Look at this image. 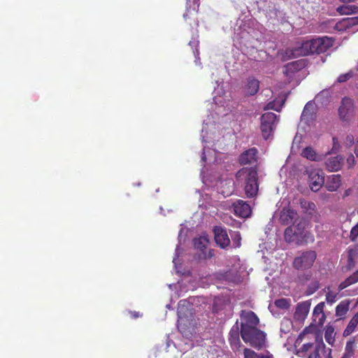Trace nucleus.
Here are the masks:
<instances>
[{
    "label": "nucleus",
    "mask_w": 358,
    "mask_h": 358,
    "mask_svg": "<svg viewBox=\"0 0 358 358\" xmlns=\"http://www.w3.org/2000/svg\"><path fill=\"white\" fill-rule=\"evenodd\" d=\"M339 1L343 3H351V2L355 1L356 0H339Z\"/></svg>",
    "instance_id": "50"
},
{
    "label": "nucleus",
    "mask_w": 358,
    "mask_h": 358,
    "mask_svg": "<svg viewBox=\"0 0 358 358\" xmlns=\"http://www.w3.org/2000/svg\"><path fill=\"white\" fill-rule=\"evenodd\" d=\"M358 324V314L355 315L348 323L347 327L343 331L344 336H348L352 334Z\"/></svg>",
    "instance_id": "33"
},
{
    "label": "nucleus",
    "mask_w": 358,
    "mask_h": 358,
    "mask_svg": "<svg viewBox=\"0 0 358 358\" xmlns=\"http://www.w3.org/2000/svg\"><path fill=\"white\" fill-rule=\"evenodd\" d=\"M275 304L277 307L282 308V309H286L289 306V301L285 299H280L276 300L275 302Z\"/></svg>",
    "instance_id": "43"
},
{
    "label": "nucleus",
    "mask_w": 358,
    "mask_h": 358,
    "mask_svg": "<svg viewBox=\"0 0 358 358\" xmlns=\"http://www.w3.org/2000/svg\"><path fill=\"white\" fill-rule=\"evenodd\" d=\"M241 334L257 329L259 318L252 311L243 310L241 313Z\"/></svg>",
    "instance_id": "9"
},
{
    "label": "nucleus",
    "mask_w": 358,
    "mask_h": 358,
    "mask_svg": "<svg viewBox=\"0 0 358 358\" xmlns=\"http://www.w3.org/2000/svg\"><path fill=\"white\" fill-rule=\"evenodd\" d=\"M296 138H297V136L294 137V141H295L296 140Z\"/></svg>",
    "instance_id": "59"
},
{
    "label": "nucleus",
    "mask_w": 358,
    "mask_h": 358,
    "mask_svg": "<svg viewBox=\"0 0 358 358\" xmlns=\"http://www.w3.org/2000/svg\"><path fill=\"white\" fill-rule=\"evenodd\" d=\"M194 24H195V26H196V27H198V25H199V22H198V20H195Z\"/></svg>",
    "instance_id": "55"
},
{
    "label": "nucleus",
    "mask_w": 358,
    "mask_h": 358,
    "mask_svg": "<svg viewBox=\"0 0 358 358\" xmlns=\"http://www.w3.org/2000/svg\"><path fill=\"white\" fill-rule=\"evenodd\" d=\"M189 2H190V0H187V10H186L185 13H184V15H183V17L185 18V20H187V16H188L189 13L190 15H194L197 13L199 6V0H193V6H192L189 5Z\"/></svg>",
    "instance_id": "34"
},
{
    "label": "nucleus",
    "mask_w": 358,
    "mask_h": 358,
    "mask_svg": "<svg viewBox=\"0 0 358 358\" xmlns=\"http://www.w3.org/2000/svg\"><path fill=\"white\" fill-rule=\"evenodd\" d=\"M320 287V281L317 279L313 280L307 286L306 294V295H311L314 294Z\"/></svg>",
    "instance_id": "37"
},
{
    "label": "nucleus",
    "mask_w": 358,
    "mask_h": 358,
    "mask_svg": "<svg viewBox=\"0 0 358 358\" xmlns=\"http://www.w3.org/2000/svg\"><path fill=\"white\" fill-rule=\"evenodd\" d=\"M341 184V176L339 174L337 175H331L328 177L327 181L326 183V188L327 190L330 192L336 191Z\"/></svg>",
    "instance_id": "24"
},
{
    "label": "nucleus",
    "mask_w": 358,
    "mask_h": 358,
    "mask_svg": "<svg viewBox=\"0 0 358 358\" xmlns=\"http://www.w3.org/2000/svg\"><path fill=\"white\" fill-rule=\"evenodd\" d=\"M309 186L312 191L317 192L324 185V176L320 175L319 171L316 170L311 171L308 175Z\"/></svg>",
    "instance_id": "16"
},
{
    "label": "nucleus",
    "mask_w": 358,
    "mask_h": 358,
    "mask_svg": "<svg viewBox=\"0 0 358 358\" xmlns=\"http://www.w3.org/2000/svg\"><path fill=\"white\" fill-rule=\"evenodd\" d=\"M215 243L221 248L225 249L230 245V239L225 229L216 226L213 229Z\"/></svg>",
    "instance_id": "13"
},
{
    "label": "nucleus",
    "mask_w": 358,
    "mask_h": 358,
    "mask_svg": "<svg viewBox=\"0 0 358 358\" xmlns=\"http://www.w3.org/2000/svg\"><path fill=\"white\" fill-rule=\"evenodd\" d=\"M355 157L353 155L350 154L348 157L347 158V164L348 166V168H352L355 164Z\"/></svg>",
    "instance_id": "46"
},
{
    "label": "nucleus",
    "mask_w": 358,
    "mask_h": 358,
    "mask_svg": "<svg viewBox=\"0 0 358 358\" xmlns=\"http://www.w3.org/2000/svg\"><path fill=\"white\" fill-rule=\"evenodd\" d=\"M296 213L289 208H284L280 213L279 221L282 224H289L296 218Z\"/></svg>",
    "instance_id": "22"
},
{
    "label": "nucleus",
    "mask_w": 358,
    "mask_h": 358,
    "mask_svg": "<svg viewBox=\"0 0 358 358\" xmlns=\"http://www.w3.org/2000/svg\"><path fill=\"white\" fill-rule=\"evenodd\" d=\"M166 308L170 309L171 308V305H169V304L166 305Z\"/></svg>",
    "instance_id": "57"
},
{
    "label": "nucleus",
    "mask_w": 358,
    "mask_h": 358,
    "mask_svg": "<svg viewBox=\"0 0 358 358\" xmlns=\"http://www.w3.org/2000/svg\"><path fill=\"white\" fill-rule=\"evenodd\" d=\"M324 302L319 303L313 310V318L316 325L322 326L325 321V315L324 313Z\"/></svg>",
    "instance_id": "20"
},
{
    "label": "nucleus",
    "mask_w": 358,
    "mask_h": 358,
    "mask_svg": "<svg viewBox=\"0 0 358 358\" xmlns=\"http://www.w3.org/2000/svg\"><path fill=\"white\" fill-rule=\"evenodd\" d=\"M166 345L167 348H169L171 346V341L169 339L167 340Z\"/></svg>",
    "instance_id": "53"
},
{
    "label": "nucleus",
    "mask_w": 358,
    "mask_h": 358,
    "mask_svg": "<svg viewBox=\"0 0 358 358\" xmlns=\"http://www.w3.org/2000/svg\"><path fill=\"white\" fill-rule=\"evenodd\" d=\"M355 143V138L352 135H348L345 139V143L347 145H352Z\"/></svg>",
    "instance_id": "47"
},
{
    "label": "nucleus",
    "mask_w": 358,
    "mask_h": 358,
    "mask_svg": "<svg viewBox=\"0 0 358 358\" xmlns=\"http://www.w3.org/2000/svg\"><path fill=\"white\" fill-rule=\"evenodd\" d=\"M229 341L231 345V348L235 349H238L241 345V342L238 336V327H233L229 332Z\"/></svg>",
    "instance_id": "29"
},
{
    "label": "nucleus",
    "mask_w": 358,
    "mask_h": 358,
    "mask_svg": "<svg viewBox=\"0 0 358 358\" xmlns=\"http://www.w3.org/2000/svg\"><path fill=\"white\" fill-rule=\"evenodd\" d=\"M317 254L313 250H308L302 252L299 256L295 257L293 265L297 270H306L310 268L314 264Z\"/></svg>",
    "instance_id": "8"
},
{
    "label": "nucleus",
    "mask_w": 358,
    "mask_h": 358,
    "mask_svg": "<svg viewBox=\"0 0 358 358\" xmlns=\"http://www.w3.org/2000/svg\"><path fill=\"white\" fill-rule=\"evenodd\" d=\"M187 230L182 228L178 234V243L176 246L175 255L173 257V263L174 264V267L176 273H180V271L178 268V266L181 264L180 260L178 259L180 255L182 254V249L180 248V245L185 243V237L187 234Z\"/></svg>",
    "instance_id": "14"
},
{
    "label": "nucleus",
    "mask_w": 358,
    "mask_h": 358,
    "mask_svg": "<svg viewBox=\"0 0 358 358\" xmlns=\"http://www.w3.org/2000/svg\"><path fill=\"white\" fill-rule=\"evenodd\" d=\"M241 334L243 340L253 348L260 349L264 345L266 334L257 328Z\"/></svg>",
    "instance_id": "6"
},
{
    "label": "nucleus",
    "mask_w": 358,
    "mask_h": 358,
    "mask_svg": "<svg viewBox=\"0 0 358 358\" xmlns=\"http://www.w3.org/2000/svg\"><path fill=\"white\" fill-rule=\"evenodd\" d=\"M259 89V81L254 77H249L244 85V92L247 95H255Z\"/></svg>",
    "instance_id": "21"
},
{
    "label": "nucleus",
    "mask_w": 358,
    "mask_h": 358,
    "mask_svg": "<svg viewBox=\"0 0 358 358\" xmlns=\"http://www.w3.org/2000/svg\"><path fill=\"white\" fill-rule=\"evenodd\" d=\"M131 314L134 318H137L139 316V313L137 312H131Z\"/></svg>",
    "instance_id": "49"
},
{
    "label": "nucleus",
    "mask_w": 358,
    "mask_h": 358,
    "mask_svg": "<svg viewBox=\"0 0 358 358\" xmlns=\"http://www.w3.org/2000/svg\"><path fill=\"white\" fill-rule=\"evenodd\" d=\"M334 327L331 325H327L324 332V338L327 343L332 345L334 342Z\"/></svg>",
    "instance_id": "36"
},
{
    "label": "nucleus",
    "mask_w": 358,
    "mask_h": 358,
    "mask_svg": "<svg viewBox=\"0 0 358 358\" xmlns=\"http://www.w3.org/2000/svg\"><path fill=\"white\" fill-rule=\"evenodd\" d=\"M330 350L328 354H327V352L324 350V345H322V347L318 346L315 348L313 353H312L308 358H327V357H331L330 356Z\"/></svg>",
    "instance_id": "35"
},
{
    "label": "nucleus",
    "mask_w": 358,
    "mask_h": 358,
    "mask_svg": "<svg viewBox=\"0 0 358 358\" xmlns=\"http://www.w3.org/2000/svg\"><path fill=\"white\" fill-rule=\"evenodd\" d=\"M301 155L310 161L318 162L321 160V156L317 155L315 150L308 146L305 148L301 152Z\"/></svg>",
    "instance_id": "28"
},
{
    "label": "nucleus",
    "mask_w": 358,
    "mask_h": 358,
    "mask_svg": "<svg viewBox=\"0 0 358 358\" xmlns=\"http://www.w3.org/2000/svg\"><path fill=\"white\" fill-rule=\"evenodd\" d=\"M327 23L335 30L338 31H345L351 27L358 25V17H345L338 22L331 20L328 21Z\"/></svg>",
    "instance_id": "12"
},
{
    "label": "nucleus",
    "mask_w": 358,
    "mask_h": 358,
    "mask_svg": "<svg viewBox=\"0 0 358 358\" xmlns=\"http://www.w3.org/2000/svg\"><path fill=\"white\" fill-rule=\"evenodd\" d=\"M197 38H198L197 35H196V36L194 35L192 40L189 42V45L191 46V48L193 50V53L195 57L194 62H195L196 65L200 66L201 62H200V58L199 57V52L197 49L198 45H199V41H198Z\"/></svg>",
    "instance_id": "32"
},
{
    "label": "nucleus",
    "mask_w": 358,
    "mask_h": 358,
    "mask_svg": "<svg viewBox=\"0 0 358 358\" xmlns=\"http://www.w3.org/2000/svg\"><path fill=\"white\" fill-rule=\"evenodd\" d=\"M234 214L241 217H248L251 214V208L243 200H236L232 204Z\"/></svg>",
    "instance_id": "15"
},
{
    "label": "nucleus",
    "mask_w": 358,
    "mask_h": 358,
    "mask_svg": "<svg viewBox=\"0 0 358 358\" xmlns=\"http://www.w3.org/2000/svg\"><path fill=\"white\" fill-rule=\"evenodd\" d=\"M177 285L176 284H170L169 285V287L170 289H173V287H176Z\"/></svg>",
    "instance_id": "52"
},
{
    "label": "nucleus",
    "mask_w": 358,
    "mask_h": 358,
    "mask_svg": "<svg viewBox=\"0 0 358 358\" xmlns=\"http://www.w3.org/2000/svg\"><path fill=\"white\" fill-rule=\"evenodd\" d=\"M216 84L217 86L215 87L213 92V103H211V109L215 112V115L212 114L211 118L208 116L203 121L201 134L203 146L201 161L206 164L201 171V177L204 184L213 181L210 176L206 174V169L208 171L206 166L212 163L220 164L223 159V154L217 152L215 148H213V146H217L220 139L219 136L217 135L216 117L229 115L236 106V103L231 99L230 94L224 90L223 82L217 80Z\"/></svg>",
    "instance_id": "1"
},
{
    "label": "nucleus",
    "mask_w": 358,
    "mask_h": 358,
    "mask_svg": "<svg viewBox=\"0 0 358 358\" xmlns=\"http://www.w3.org/2000/svg\"><path fill=\"white\" fill-rule=\"evenodd\" d=\"M334 40L331 38L324 36L310 40L299 41L292 48L286 50L288 57H298L310 54H320L326 52L332 47Z\"/></svg>",
    "instance_id": "3"
},
{
    "label": "nucleus",
    "mask_w": 358,
    "mask_h": 358,
    "mask_svg": "<svg viewBox=\"0 0 358 358\" xmlns=\"http://www.w3.org/2000/svg\"><path fill=\"white\" fill-rule=\"evenodd\" d=\"M310 278V274H306L304 275V278L306 280H308Z\"/></svg>",
    "instance_id": "51"
},
{
    "label": "nucleus",
    "mask_w": 358,
    "mask_h": 358,
    "mask_svg": "<svg viewBox=\"0 0 358 358\" xmlns=\"http://www.w3.org/2000/svg\"><path fill=\"white\" fill-rule=\"evenodd\" d=\"M357 282H358V270L339 284L338 291H341Z\"/></svg>",
    "instance_id": "31"
},
{
    "label": "nucleus",
    "mask_w": 358,
    "mask_h": 358,
    "mask_svg": "<svg viewBox=\"0 0 358 358\" xmlns=\"http://www.w3.org/2000/svg\"><path fill=\"white\" fill-rule=\"evenodd\" d=\"M336 138H333L334 144H336Z\"/></svg>",
    "instance_id": "56"
},
{
    "label": "nucleus",
    "mask_w": 358,
    "mask_h": 358,
    "mask_svg": "<svg viewBox=\"0 0 358 358\" xmlns=\"http://www.w3.org/2000/svg\"><path fill=\"white\" fill-rule=\"evenodd\" d=\"M343 164V158L340 155L329 157L325 161L326 169L328 171L334 172L341 169Z\"/></svg>",
    "instance_id": "19"
},
{
    "label": "nucleus",
    "mask_w": 358,
    "mask_h": 358,
    "mask_svg": "<svg viewBox=\"0 0 358 358\" xmlns=\"http://www.w3.org/2000/svg\"><path fill=\"white\" fill-rule=\"evenodd\" d=\"M340 291H333L330 289L329 287H327L325 289V296H326V301L328 304L332 305L337 300H338L341 296L339 294Z\"/></svg>",
    "instance_id": "30"
},
{
    "label": "nucleus",
    "mask_w": 358,
    "mask_h": 358,
    "mask_svg": "<svg viewBox=\"0 0 358 358\" xmlns=\"http://www.w3.org/2000/svg\"><path fill=\"white\" fill-rule=\"evenodd\" d=\"M261 130L264 139H268L275 128L278 116L271 112L265 113L261 118Z\"/></svg>",
    "instance_id": "7"
},
{
    "label": "nucleus",
    "mask_w": 358,
    "mask_h": 358,
    "mask_svg": "<svg viewBox=\"0 0 358 358\" xmlns=\"http://www.w3.org/2000/svg\"><path fill=\"white\" fill-rule=\"evenodd\" d=\"M355 153L356 154L357 156H358V148H357V145H356V148H355Z\"/></svg>",
    "instance_id": "54"
},
{
    "label": "nucleus",
    "mask_w": 358,
    "mask_h": 358,
    "mask_svg": "<svg viewBox=\"0 0 358 358\" xmlns=\"http://www.w3.org/2000/svg\"><path fill=\"white\" fill-rule=\"evenodd\" d=\"M257 179V172L255 168H243L236 174V182L244 185L248 197H254L257 195L259 189Z\"/></svg>",
    "instance_id": "4"
},
{
    "label": "nucleus",
    "mask_w": 358,
    "mask_h": 358,
    "mask_svg": "<svg viewBox=\"0 0 358 358\" xmlns=\"http://www.w3.org/2000/svg\"><path fill=\"white\" fill-rule=\"evenodd\" d=\"M233 247L236 248L241 246V237L238 231H233L231 233Z\"/></svg>",
    "instance_id": "42"
},
{
    "label": "nucleus",
    "mask_w": 358,
    "mask_h": 358,
    "mask_svg": "<svg viewBox=\"0 0 358 358\" xmlns=\"http://www.w3.org/2000/svg\"><path fill=\"white\" fill-rule=\"evenodd\" d=\"M327 358H330V357H327Z\"/></svg>",
    "instance_id": "61"
},
{
    "label": "nucleus",
    "mask_w": 358,
    "mask_h": 358,
    "mask_svg": "<svg viewBox=\"0 0 358 358\" xmlns=\"http://www.w3.org/2000/svg\"><path fill=\"white\" fill-rule=\"evenodd\" d=\"M243 355L244 358H273L271 356L269 355H263L262 354H258L248 348L244 349Z\"/></svg>",
    "instance_id": "40"
},
{
    "label": "nucleus",
    "mask_w": 358,
    "mask_h": 358,
    "mask_svg": "<svg viewBox=\"0 0 358 358\" xmlns=\"http://www.w3.org/2000/svg\"><path fill=\"white\" fill-rule=\"evenodd\" d=\"M203 205V203L199 204V206L201 207Z\"/></svg>",
    "instance_id": "60"
},
{
    "label": "nucleus",
    "mask_w": 358,
    "mask_h": 358,
    "mask_svg": "<svg viewBox=\"0 0 358 358\" xmlns=\"http://www.w3.org/2000/svg\"><path fill=\"white\" fill-rule=\"evenodd\" d=\"M194 299L180 300L178 307V329L185 339L184 343H173L180 351H187L194 345L196 337L197 320L193 312Z\"/></svg>",
    "instance_id": "2"
},
{
    "label": "nucleus",
    "mask_w": 358,
    "mask_h": 358,
    "mask_svg": "<svg viewBox=\"0 0 358 358\" xmlns=\"http://www.w3.org/2000/svg\"><path fill=\"white\" fill-rule=\"evenodd\" d=\"M257 150L255 148H250L243 152L239 157V162L241 164H253L257 159Z\"/></svg>",
    "instance_id": "17"
},
{
    "label": "nucleus",
    "mask_w": 358,
    "mask_h": 358,
    "mask_svg": "<svg viewBox=\"0 0 358 358\" xmlns=\"http://www.w3.org/2000/svg\"><path fill=\"white\" fill-rule=\"evenodd\" d=\"M313 345V343L303 344V349L306 351L308 350L309 348H311Z\"/></svg>",
    "instance_id": "48"
},
{
    "label": "nucleus",
    "mask_w": 358,
    "mask_h": 358,
    "mask_svg": "<svg viewBox=\"0 0 358 358\" xmlns=\"http://www.w3.org/2000/svg\"><path fill=\"white\" fill-rule=\"evenodd\" d=\"M350 303V302L349 300H343L341 301L336 308V316L339 319L344 318L349 310Z\"/></svg>",
    "instance_id": "25"
},
{
    "label": "nucleus",
    "mask_w": 358,
    "mask_h": 358,
    "mask_svg": "<svg viewBox=\"0 0 358 358\" xmlns=\"http://www.w3.org/2000/svg\"><path fill=\"white\" fill-rule=\"evenodd\" d=\"M352 77L351 71L340 75L337 78L338 83H344Z\"/></svg>",
    "instance_id": "44"
},
{
    "label": "nucleus",
    "mask_w": 358,
    "mask_h": 358,
    "mask_svg": "<svg viewBox=\"0 0 358 358\" xmlns=\"http://www.w3.org/2000/svg\"><path fill=\"white\" fill-rule=\"evenodd\" d=\"M355 351V342L354 341H348L346 343L345 348V352L343 353L341 358H350Z\"/></svg>",
    "instance_id": "41"
},
{
    "label": "nucleus",
    "mask_w": 358,
    "mask_h": 358,
    "mask_svg": "<svg viewBox=\"0 0 358 358\" xmlns=\"http://www.w3.org/2000/svg\"><path fill=\"white\" fill-rule=\"evenodd\" d=\"M231 260L234 262V264L231 269L227 271L224 273V278L227 281L236 282L239 281V275H238V266L236 264L238 263L240 260L237 257H234Z\"/></svg>",
    "instance_id": "23"
},
{
    "label": "nucleus",
    "mask_w": 358,
    "mask_h": 358,
    "mask_svg": "<svg viewBox=\"0 0 358 358\" xmlns=\"http://www.w3.org/2000/svg\"><path fill=\"white\" fill-rule=\"evenodd\" d=\"M285 103V101L282 99L280 100H274L273 101L269 102L266 106L265 107V109L266 110H274L275 111H280L282 108L283 104Z\"/></svg>",
    "instance_id": "39"
},
{
    "label": "nucleus",
    "mask_w": 358,
    "mask_h": 358,
    "mask_svg": "<svg viewBox=\"0 0 358 358\" xmlns=\"http://www.w3.org/2000/svg\"><path fill=\"white\" fill-rule=\"evenodd\" d=\"M302 234L301 230L295 226L287 227L285 231V239L287 242H293L295 236H299Z\"/></svg>",
    "instance_id": "27"
},
{
    "label": "nucleus",
    "mask_w": 358,
    "mask_h": 358,
    "mask_svg": "<svg viewBox=\"0 0 358 358\" xmlns=\"http://www.w3.org/2000/svg\"><path fill=\"white\" fill-rule=\"evenodd\" d=\"M330 92L327 90H324L318 93L315 97V101L317 105L322 106L327 105L330 101Z\"/></svg>",
    "instance_id": "26"
},
{
    "label": "nucleus",
    "mask_w": 358,
    "mask_h": 358,
    "mask_svg": "<svg viewBox=\"0 0 358 358\" xmlns=\"http://www.w3.org/2000/svg\"><path fill=\"white\" fill-rule=\"evenodd\" d=\"M358 7L355 6H341L337 8V11L341 15H350L354 13H357Z\"/></svg>",
    "instance_id": "38"
},
{
    "label": "nucleus",
    "mask_w": 358,
    "mask_h": 358,
    "mask_svg": "<svg viewBox=\"0 0 358 358\" xmlns=\"http://www.w3.org/2000/svg\"><path fill=\"white\" fill-rule=\"evenodd\" d=\"M354 114V103L352 99L345 97L341 101L338 108V115L343 121H349Z\"/></svg>",
    "instance_id": "11"
},
{
    "label": "nucleus",
    "mask_w": 358,
    "mask_h": 358,
    "mask_svg": "<svg viewBox=\"0 0 358 358\" xmlns=\"http://www.w3.org/2000/svg\"><path fill=\"white\" fill-rule=\"evenodd\" d=\"M310 308V302L306 301L297 304L294 313V318L298 321L304 320L308 315Z\"/></svg>",
    "instance_id": "18"
},
{
    "label": "nucleus",
    "mask_w": 358,
    "mask_h": 358,
    "mask_svg": "<svg viewBox=\"0 0 358 358\" xmlns=\"http://www.w3.org/2000/svg\"><path fill=\"white\" fill-rule=\"evenodd\" d=\"M316 107L313 101H308L301 113L299 124V132L301 131L305 134L310 131L311 127L315 124L316 120Z\"/></svg>",
    "instance_id": "5"
},
{
    "label": "nucleus",
    "mask_w": 358,
    "mask_h": 358,
    "mask_svg": "<svg viewBox=\"0 0 358 358\" xmlns=\"http://www.w3.org/2000/svg\"><path fill=\"white\" fill-rule=\"evenodd\" d=\"M358 237V222L355 226H354L351 231H350V238L351 241H354L356 240V238Z\"/></svg>",
    "instance_id": "45"
},
{
    "label": "nucleus",
    "mask_w": 358,
    "mask_h": 358,
    "mask_svg": "<svg viewBox=\"0 0 358 358\" xmlns=\"http://www.w3.org/2000/svg\"><path fill=\"white\" fill-rule=\"evenodd\" d=\"M307 331H308V329L306 328V329H304L303 332L305 333V332H307Z\"/></svg>",
    "instance_id": "58"
},
{
    "label": "nucleus",
    "mask_w": 358,
    "mask_h": 358,
    "mask_svg": "<svg viewBox=\"0 0 358 358\" xmlns=\"http://www.w3.org/2000/svg\"><path fill=\"white\" fill-rule=\"evenodd\" d=\"M208 242L209 241L208 236L205 234L201 235L198 238H194V245L196 249L200 251V254L199 255V259H210L214 256L213 250H207Z\"/></svg>",
    "instance_id": "10"
}]
</instances>
